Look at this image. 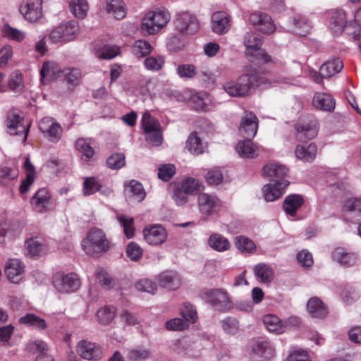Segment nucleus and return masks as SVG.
<instances>
[{"label":"nucleus","mask_w":361,"mask_h":361,"mask_svg":"<svg viewBox=\"0 0 361 361\" xmlns=\"http://www.w3.org/2000/svg\"><path fill=\"white\" fill-rule=\"evenodd\" d=\"M256 81L257 86H271L273 82L264 77L256 80L251 67L246 66L243 69V73L237 81L231 80L223 85V88L226 93L232 97H243L247 96Z\"/></svg>","instance_id":"nucleus-1"},{"label":"nucleus","mask_w":361,"mask_h":361,"mask_svg":"<svg viewBox=\"0 0 361 361\" xmlns=\"http://www.w3.org/2000/svg\"><path fill=\"white\" fill-rule=\"evenodd\" d=\"M81 246L86 254L94 256L106 252L110 247L109 240L99 228H93L89 231L86 238L81 242Z\"/></svg>","instance_id":"nucleus-2"},{"label":"nucleus","mask_w":361,"mask_h":361,"mask_svg":"<svg viewBox=\"0 0 361 361\" xmlns=\"http://www.w3.org/2000/svg\"><path fill=\"white\" fill-rule=\"evenodd\" d=\"M170 20L166 11H149L142 20L141 30L147 35H154L165 27Z\"/></svg>","instance_id":"nucleus-3"},{"label":"nucleus","mask_w":361,"mask_h":361,"mask_svg":"<svg viewBox=\"0 0 361 361\" xmlns=\"http://www.w3.org/2000/svg\"><path fill=\"white\" fill-rule=\"evenodd\" d=\"M78 22L70 20L60 24L49 34V39L54 43L68 42L75 39L80 34Z\"/></svg>","instance_id":"nucleus-4"},{"label":"nucleus","mask_w":361,"mask_h":361,"mask_svg":"<svg viewBox=\"0 0 361 361\" xmlns=\"http://www.w3.org/2000/svg\"><path fill=\"white\" fill-rule=\"evenodd\" d=\"M56 290L61 293H69L78 290L80 287V281L74 273H56L53 279Z\"/></svg>","instance_id":"nucleus-5"},{"label":"nucleus","mask_w":361,"mask_h":361,"mask_svg":"<svg viewBox=\"0 0 361 361\" xmlns=\"http://www.w3.org/2000/svg\"><path fill=\"white\" fill-rule=\"evenodd\" d=\"M200 295L207 303L219 310L225 309L230 303L228 293L222 288L204 289Z\"/></svg>","instance_id":"nucleus-6"},{"label":"nucleus","mask_w":361,"mask_h":361,"mask_svg":"<svg viewBox=\"0 0 361 361\" xmlns=\"http://www.w3.org/2000/svg\"><path fill=\"white\" fill-rule=\"evenodd\" d=\"M197 206L202 214L209 216L220 212L223 204L216 195L203 192L198 195Z\"/></svg>","instance_id":"nucleus-7"},{"label":"nucleus","mask_w":361,"mask_h":361,"mask_svg":"<svg viewBox=\"0 0 361 361\" xmlns=\"http://www.w3.org/2000/svg\"><path fill=\"white\" fill-rule=\"evenodd\" d=\"M6 126L11 135H22V142H25L27 140L30 123L26 124L24 122V118L21 114L11 111L8 113L6 120Z\"/></svg>","instance_id":"nucleus-8"},{"label":"nucleus","mask_w":361,"mask_h":361,"mask_svg":"<svg viewBox=\"0 0 361 361\" xmlns=\"http://www.w3.org/2000/svg\"><path fill=\"white\" fill-rule=\"evenodd\" d=\"M77 354L87 360H98L103 357V349L101 345L87 340L78 341L75 346Z\"/></svg>","instance_id":"nucleus-9"},{"label":"nucleus","mask_w":361,"mask_h":361,"mask_svg":"<svg viewBox=\"0 0 361 361\" xmlns=\"http://www.w3.org/2000/svg\"><path fill=\"white\" fill-rule=\"evenodd\" d=\"M42 0H23L19 11L27 21L37 22L42 16Z\"/></svg>","instance_id":"nucleus-10"},{"label":"nucleus","mask_w":361,"mask_h":361,"mask_svg":"<svg viewBox=\"0 0 361 361\" xmlns=\"http://www.w3.org/2000/svg\"><path fill=\"white\" fill-rule=\"evenodd\" d=\"M174 26L176 30L181 33L193 34L199 29V22L192 13L182 12L177 14Z\"/></svg>","instance_id":"nucleus-11"},{"label":"nucleus","mask_w":361,"mask_h":361,"mask_svg":"<svg viewBox=\"0 0 361 361\" xmlns=\"http://www.w3.org/2000/svg\"><path fill=\"white\" fill-rule=\"evenodd\" d=\"M145 240L150 245L159 246L168 238V232L162 226L154 224L147 226L143 230Z\"/></svg>","instance_id":"nucleus-12"},{"label":"nucleus","mask_w":361,"mask_h":361,"mask_svg":"<svg viewBox=\"0 0 361 361\" xmlns=\"http://www.w3.org/2000/svg\"><path fill=\"white\" fill-rule=\"evenodd\" d=\"M250 23L257 30L265 34H271L276 30V25L271 16L262 12H254L249 18Z\"/></svg>","instance_id":"nucleus-13"},{"label":"nucleus","mask_w":361,"mask_h":361,"mask_svg":"<svg viewBox=\"0 0 361 361\" xmlns=\"http://www.w3.org/2000/svg\"><path fill=\"white\" fill-rule=\"evenodd\" d=\"M289 185L287 180H271L262 189L264 197L266 201L273 202L281 197Z\"/></svg>","instance_id":"nucleus-14"},{"label":"nucleus","mask_w":361,"mask_h":361,"mask_svg":"<svg viewBox=\"0 0 361 361\" xmlns=\"http://www.w3.org/2000/svg\"><path fill=\"white\" fill-rule=\"evenodd\" d=\"M296 137L300 141L311 140L317 136V121L313 118L302 120L295 125Z\"/></svg>","instance_id":"nucleus-15"},{"label":"nucleus","mask_w":361,"mask_h":361,"mask_svg":"<svg viewBox=\"0 0 361 361\" xmlns=\"http://www.w3.org/2000/svg\"><path fill=\"white\" fill-rule=\"evenodd\" d=\"M40 131L51 142H58L62 135V128L51 118H44L39 123Z\"/></svg>","instance_id":"nucleus-16"},{"label":"nucleus","mask_w":361,"mask_h":361,"mask_svg":"<svg viewBox=\"0 0 361 361\" xmlns=\"http://www.w3.org/2000/svg\"><path fill=\"white\" fill-rule=\"evenodd\" d=\"M25 265L19 259H9L5 264L4 272L9 281L18 283L23 279Z\"/></svg>","instance_id":"nucleus-17"},{"label":"nucleus","mask_w":361,"mask_h":361,"mask_svg":"<svg viewBox=\"0 0 361 361\" xmlns=\"http://www.w3.org/2000/svg\"><path fill=\"white\" fill-rule=\"evenodd\" d=\"M351 25L347 20V13L344 10L336 9L331 12L329 28L335 35L342 34L345 28Z\"/></svg>","instance_id":"nucleus-18"},{"label":"nucleus","mask_w":361,"mask_h":361,"mask_svg":"<svg viewBox=\"0 0 361 361\" xmlns=\"http://www.w3.org/2000/svg\"><path fill=\"white\" fill-rule=\"evenodd\" d=\"M252 138L240 140L235 150L238 155L243 159H255L259 154V146L252 141Z\"/></svg>","instance_id":"nucleus-19"},{"label":"nucleus","mask_w":361,"mask_h":361,"mask_svg":"<svg viewBox=\"0 0 361 361\" xmlns=\"http://www.w3.org/2000/svg\"><path fill=\"white\" fill-rule=\"evenodd\" d=\"M258 119L252 112H245L242 118L240 131L247 138H253L257 132Z\"/></svg>","instance_id":"nucleus-20"},{"label":"nucleus","mask_w":361,"mask_h":361,"mask_svg":"<svg viewBox=\"0 0 361 361\" xmlns=\"http://www.w3.org/2000/svg\"><path fill=\"white\" fill-rule=\"evenodd\" d=\"M313 106L321 111L332 112L336 106V101L328 93L316 92L312 99Z\"/></svg>","instance_id":"nucleus-21"},{"label":"nucleus","mask_w":361,"mask_h":361,"mask_svg":"<svg viewBox=\"0 0 361 361\" xmlns=\"http://www.w3.org/2000/svg\"><path fill=\"white\" fill-rule=\"evenodd\" d=\"M230 29L228 16L223 11H217L212 16V30L214 32L222 35Z\"/></svg>","instance_id":"nucleus-22"},{"label":"nucleus","mask_w":361,"mask_h":361,"mask_svg":"<svg viewBox=\"0 0 361 361\" xmlns=\"http://www.w3.org/2000/svg\"><path fill=\"white\" fill-rule=\"evenodd\" d=\"M257 280L263 284H269L275 277L274 269L265 263H259L253 269Z\"/></svg>","instance_id":"nucleus-23"},{"label":"nucleus","mask_w":361,"mask_h":361,"mask_svg":"<svg viewBox=\"0 0 361 361\" xmlns=\"http://www.w3.org/2000/svg\"><path fill=\"white\" fill-rule=\"evenodd\" d=\"M61 74H63V71L59 66L52 61L44 63L40 71L41 78L44 83L55 80Z\"/></svg>","instance_id":"nucleus-24"},{"label":"nucleus","mask_w":361,"mask_h":361,"mask_svg":"<svg viewBox=\"0 0 361 361\" xmlns=\"http://www.w3.org/2000/svg\"><path fill=\"white\" fill-rule=\"evenodd\" d=\"M32 204L39 212H44L51 205V195L48 190L43 188L37 190L32 197Z\"/></svg>","instance_id":"nucleus-25"},{"label":"nucleus","mask_w":361,"mask_h":361,"mask_svg":"<svg viewBox=\"0 0 361 361\" xmlns=\"http://www.w3.org/2000/svg\"><path fill=\"white\" fill-rule=\"evenodd\" d=\"M252 352L256 355L269 359L275 355V348L269 341H257L252 347Z\"/></svg>","instance_id":"nucleus-26"},{"label":"nucleus","mask_w":361,"mask_h":361,"mask_svg":"<svg viewBox=\"0 0 361 361\" xmlns=\"http://www.w3.org/2000/svg\"><path fill=\"white\" fill-rule=\"evenodd\" d=\"M332 258L343 267H351L358 261L357 256L354 253L345 252L342 248H336L332 252Z\"/></svg>","instance_id":"nucleus-27"},{"label":"nucleus","mask_w":361,"mask_h":361,"mask_svg":"<svg viewBox=\"0 0 361 361\" xmlns=\"http://www.w3.org/2000/svg\"><path fill=\"white\" fill-rule=\"evenodd\" d=\"M19 323L38 331L45 330L48 326L44 319L32 313H27L21 317L19 319Z\"/></svg>","instance_id":"nucleus-28"},{"label":"nucleus","mask_w":361,"mask_h":361,"mask_svg":"<svg viewBox=\"0 0 361 361\" xmlns=\"http://www.w3.org/2000/svg\"><path fill=\"white\" fill-rule=\"evenodd\" d=\"M158 281L161 286L169 289H176L180 284L179 276L173 271H165L160 274Z\"/></svg>","instance_id":"nucleus-29"},{"label":"nucleus","mask_w":361,"mask_h":361,"mask_svg":"<svg viewBox=\"0 0 361 361\" xmlns=\"http://www.w3.org/2000/svg\"><path fill=\"white\" fill-rule=\"evenodd\" d=\"M307 309L312 317L323 318L327 314V308L323 302L317 298H312L307 304Z\"/></svg>","instance_id":"nucleus-30"},{"label":"nucleus","mask_w":361,"mask_h":361,"mask_svg":"<svg viewBox=\"0 0 361 361\" xmlns=\"http://www.w3.org/2000/svg\"><path fill=\"white\" fill-rule=\"evenodd\" d=\"M262 322L267 329L276 334H281L284 333V326L283 321L277 316L268 314L263 317Z\"/></svg>","instance_id":"nucleus-31"},{"label":"nucleus","mask_w":361,"mask_h":361,"mask_svg":"<svg viewBox=\"0 0 361 361\" xmlns=\"http://www.w3.org/2000/svg\"><path fill=\"white\" fill-rule=\"evenodd\" d=\"M317 153V147L314 143H310L308 145H298L295 150L296 157L305 161L314 160Z\"/></svg>","instance_id":"nucleus-32"},{"label":"nucleus","mask_w":361,"mask_h":361,"mask_svg":"<svg viewBox=\"0 0 361 361\" xmlns=\"http://www.w3.org/2000/svg\"><path fill=\"white\" fill-rule=\"evenodd\" d=\"M303 203L304 200L302 196L299 195H290L286 197L283 208L287 214L293 216Z\"/></svg>","instance_id":"nucleus-33"},{"label":"nucleus","mask_w":361,"mask_h":361,"mask_svg":"<svg viewBox=\"0 0 361 361\" xmlns=\"http://www.w3.org/2000/svg\"><path fill=\"white\" fill-rule=\"evenodd\" d=\"M207 243L211 248L219 252L227 251L231 247L228 240L219 233H212L208 238Z\"/></svg>","instance_id":"nucleus-34"},{"label":"nucleus","mask_w":361,"mask_h":361,"mask_svg":"<svg viewBox=\"0 0 361 361\" xmlns=\"http://www.w3.org/2000/svg\"><path fill=\"white\" fill-rule=\"evenodd\" d=\"M25 249L26 255L35 257L42 253L44 249V245L42 240L38 237H31L25 242Z\"/></svg>","instance_id":"nucleus-35"},{"label":"nucleus","mask_w":361,"mask_h":361,"mask_svg":"<svg viewBox=\"0 0 361 361\" xmlns=\"http://www.w3.org/2000/svg\"><path fill=\"white\" fill-rule=\"evenodd\" d=\"M22 227L18 221H8L7 220L0 222V243L4 240V238L10 234L12 236L18 235L20 233Z\"/></svg>","instance_id":"nucleus-36"},{"label":"nucleus","mask_w":361,"mask_h":361,"mask_svg":"<svg viewBox=\"0 0 361 361\" xmlns=\"http://www.w3.org/2000/svg\"><path fill=\"white\" fill-rule=\"evenodd\" d=\"M343 68V64L340 59H334L322 64L321 72L325 78H331L339 73Z\"/></svg>","instance_id":"nucleus-37"},{"label":"nucleus","mask_w":361,"mask_h":361,"mask_svg":"<svg viewBox=\"0 0 361 361\" xmlns=\"http://www.w3.org/2000/svg\"><path fill=\"white\" fill-rule=\"evenodd\" d=\"M69 8L75 18L82 19L87 14L89 4L87 0H71Z\"/></svg>","instance_id":"nucleus-38"},{"label":"nucleus","mask_w":361,"mask_h":361,"mask_svg":"<svg viewBox=\"0 0 361 361\" xmlns=\"http://www.w3.org/2000/svg\"><path fill=\"white\" fill-rule=\"evenodd\" d=\"M288 173V169L278 163H269L263 168V174L269 177L282 178Z\"/></svg>","instance_id":"nucleus-39"},{"label":"nucleus","mask_w":361,"mask_h":361,"mask_svg":"<svg viewBox=\"0 0 361 361\" xmlns=\"http://www.w3.org/2000/svg\"><path fill=\"white\" fill-rule=\"evenodd\" d=\"M106 11L116 19H123L126 15L125 4L122 0H111L107 3Z\"/></svg>","instance_id":"nucleus-40"},{"label":"nucleus","mask_w":361,"mask_h":361,"mask_svg":"<svg viewBox=\"0 0 361 361\" xmlns=\"http://www.w3.org/2000/svg\"><path fill=\"white\" fill-rule=\"evenodd\" d=\"M115 317V309L112 306H104L96 312L98 323L102 325H109Z\"/></svg>","instance_id":"nucleus-41"},{"label":"nucleus","mask_w":361,"mask_h":361,"mask_svg":"<svg viewBox=\"0 0 361 361\" xmlns=\"http://www.w3.org/2000/svg\"><path fill=\"white\" fill-rule=\"evenodd\" d=\"M75 147L85 160L90 159L94 154L92 143L90 139L79 138L76 141Z\"/></svg>","instance_id":"nucleus-42"},{"label":"nucleus","mask_w":361,"mask_h":361,"mask_svg":"<svg viewBox=\"0 0 361 361\" xmlns=\"http://www.w3.org/2000/svg\"><path fill=\"white\" fill-rule=\"evenodd\" d=\"M243 43L247 51H256L262 45V37L256 32H249L245 34Z\"/></svg>","instance_id":"nucleus-43"},{"label":"nucleus","mask_w":361,"mask_h":361,"mask_svg":"<svg viewBox=\"0 0 361 361\" xmlns=\"http://www.w3.org/2000/svg\"><path fill=\"white\" fill-rule=\"evenodd\" d=\"M152 47L149 42L144 39L136 40L132 46V52L138 58L145 57L152 51Z\"/></svg>","instance_id":"nucleus-44"},{"label":"nucleus","mask_w":361,"mask_h":361,"mask_svg":"<svg viewBox=\"0 0 361 361\" xmlns=\"http://www.w3.org/2000/svg\"><path fill=\"white\" fill-rule=\"evenodd\" d=\"M102 188L101 182L95 177H85L82 183V195L90 196L94 195Z\"/></svg>","instance_id":"nucleus-45"},{"label":"nucleus","mask_w":361,"mask_h":361,"mask_svg":"<svg viewBox=\"0 0 361 361\" xmlns=\"http://www.w3.org/2000/svg\"><path fill=\"white\" fill-rule=\"evenodd\" d=\"M193 107L197 111H207L211 102L209 96L206 93H195L190 95Z\"/></svg>","instance_id":"nucleus-46"},{"label":"nucleus","mask_w":361,"mask_h":361,"mask_svg":"<svg viewBox=\"0 0 361 361\" xmlns=\"http://www.w3.org/2000/svg\"><path fill=\"white\" fill-rule=\"evenodd\" d=\"M188 150L194 154L202 153L206 148V144L197 136V133H192L188 140Z\"/></svg>","instance_id":"nucleus-47"},{"label":"nucleus","mask_w":361,"mask_h":361,"mask_svg":"<svg viewBox=\"0 0 361 361\" xmlns=\"http://www.w3.org/2000/svg\"><path fill=\"white\" fill-rule=\"evenodd\" d=\"M235 245L242 253H253L256 249L255 243L245 236H238L235 238Z\"/></svg>","instance_id":"nucleus-48"},{"label":"nucleus","mask_w":361,"mask_h":361,"mask_svg":"<svg viewBox=\"0 0 361 361\" xmlns=\"http://www.w3.org/2000/svg\"><path fill=\"white\" fill-rule=\"evenodd\" d=\"M1 32L4 37L18 42H22L26 37V33L24 31L11 27L8 24H6L3 27Z\"/></svg>","instance_id":"nucleus-49"},{"label":"nucleus","mask_w":361,"mask_h":361,"mask_svg":"<svg viewBox=\"0 0 361 361\" xmlns=\"http://www.w3.org/2000/svg\"><path fill=\"white\" fill-rule=\"evenodd\" d=\"M125 187L126 190L130 192L138 202H141L145 199L146 192L142 185L137 180H130L125 185Z\"/></svg>","instance_id":"nucleus-50"},{"label":"nucleus","mask_w":361,"mask_h":361,"mask_svg":"<svg viewBox=\"0 0 361 361\" xmlns=\"http://www.w3.org/2000/svg\"><path fill=\"white\" fill-rule=\"evenodd\" d=\"M142 126L145 135L153 133V131L161 128L159 122L154 119L149 112H145L142 117Z\"/></svg>","instance_id":"nucleus-51"},{"label":"nucleus","mask_w":361,"mask_h":361,"mask_svg":"<svg viewBox=\"0 0 361 361\" xmlns=\"http://www.w3.org/2000/svg\"><path fill=\"white\" fill-rule=\"evenodd\" d=\"M117 219L121 226L123 227L126 236L129 239L132 238L135 234L133 219L123 214H119L117 216Z\"/></svg>","instance_id":"nucleus-52"},{"label":"nucleus","mask_w":361,"mask_h":361,"mask_svg":"<svg viewBox=\"0 0 361 361\" xmlns=\"http://www.w3.org/2000/svg\"><path fill=\"white\" fill-rule=\"evenodd\" d=\"M165 65V59L161 56H149L144 61L145 68L150 71H159Z\"/></svg>","instance_id":"nucleus-53"},{"label":"nucleus","mask_w":361,"mask_h":361,"mask_svg":"<svg viewBox=\"0 0 361 361\" xmlns=\"http://www.w3.org/2000/svg\"><path fill=\"white\" fill-rule=\"evenodd\" d=\"M149 356V350L142 347L132 348L127 354V357L130 361H145Z\"/></svg>","instance_id":"nucleus-54"},{"label":"nucleus","mask_w":361,"mask_h":361,"mask_svg":"<svg viewBox=\"0 0 361 361\" xmlns=\"http://www.w3.org/2000/svg\"><path fill=\"white\" fill-rule=\"evenodd\" d=\"M180 314L187 323L190 322L193 324L196 322L198 318L196 309L192 305L188 302L183 304L180 308Z\"/></svg>","instance_id":"nucleus-55"},{"label":"nucleus","mask_w":361,"mask_h":361,"mask_svg":"<svg viewBox=\"0 0 361 361\" xmlns=\"http://www.w3.org/2000/svg\"><path fill=\"white\" fill-rule=\"evenodd\" d=\"M96 276L101 286L106 290L116 286V281L104 270L99 269L96 271Z\"/></svg>","instance_id":"nucleus-56"},{"label":"nucleus","mask_w":361,"mask_h":361,"mask_svg":"<svg viewBox=\"0 0 361 361\" xmlns=\"http://www.w3.org/2000/svg\"><path fill=\"white\" fill-rule=\"evenodd\" d=\"M68 84L72 86L79 85L81 79L80 70L73 68H67L63 70V74Z\"/></svg>","instance_id":"nucleus-57"},{"label":"nucleus","mask_w":361,"mask_h":361,"mask_svg":"<svg viewBox=\"0 0 361 361\" xmlns=\"http://www.w3.org/2000/svg\"><path fill=\"white\" fill-rule=\"evenodd\" d=\"M18 176V171L14 168H3L0 169V186L8 185L11 180Z\"/></svg>","instance_id":"nucleus-58"},{"label":"nucleus","mask_w":361,"mask_h":361,"mask_svg":"<svg viewBox=\"0 0 361 361\" xmlns=\"http://www.w3.org/2000/svg\"><path fill=\"white\" fill-rule=\"evenodd\" d=\"M165 328L169 331H180L188 328V324L180 318H173L165 322Z\"/></svg>","instance_id":"nucleus-59"},{"label":"nucleus","mask_w":361,"mask_h":361,"mask_svg":"<svg viewBox=\"0 0 361 361\" xmlns=\"http://www.w3.org/2000/svg\"><path fill=\"white\" fill-rule=\"evenodd\" d=\"M135 288L140 292H146L150 294H154L157 291V285L148 279H142L139 280Z\"/></svg>","instance_id":"nucleus-60"},{"label":"nucleus","mask_w":361,"mask_h":361,"mask_svg":"<svg viewBox=\"0 0 361 361\" xmlns=\"http://www.w3.org/2000/svg\"><path fill=\"white\" fill-rule=\"evenodd\" d=\"M176 71L179 77L190 79L197 74V69L192 64H182L177 67Z\"/></svg>","instance_id":"nucleus-61"},{"label":"nucleus","mask_w":361,"mask_h":361,"mask_svg":"<svg viewBox=\"0 0 361 361\" xmlns=\"http://www.w3.org/2000/svg\"><path fill=\"white\" fill-rule=\"evenodd\" d=\"M222 328L227 334H235L239 330V323L232 317H227L221 322Z\"/></svg>","instance_id":"nucleus-62"},{"label":"nucleus","mask_w":361,"mask_h":361,"mask_svg":"<svg viewBox=\"0 0 361 361\" xmlns=\"http://www.w3.org/2000/svg\"><path fill=\"white\" fill-rule=\"evenodd\" d=\"M8 87L11 90L16 92H20L23 89V75L20 73L15 72L11 75Z\"/></svg>","instance_id":"nucleus-63"},{"label":"nucleus","mask_w":361,"mask_h":361,"mask_svg":"<svg viewBox=\"0 0 361 361\" xmlns=\"http://www.w3.org/2000/svg\"><path fill=\"white\" fill-rule=\"evenodd\" d=\"M344 211L357 212L358 215L361 216V199L352 197L348 199L344 205Z\"/></svg>","instance_id":"nucleus-64"}]
</instances>
